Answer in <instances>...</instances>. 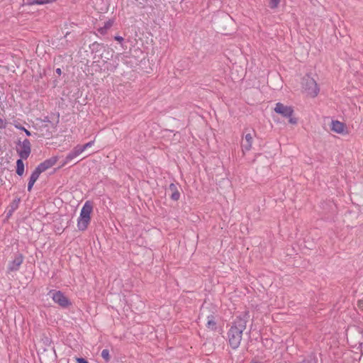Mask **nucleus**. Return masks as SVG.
<instances>
[{
    "label": "nucleus",
    "instance_id": "f257e3e1",
    "mask_svg": "<svg viewBox=\"0 0 363 363\" xmlns=\"http://www.w3.org/2000/svg\"><path fill=\"white\" fill-rule=\"evenodd\" d=\"M246 326L247 321L240 317H238L230 328L228 336L229 344L233 349H237L240 346L242 333L246 329Z\"/></svg>",
    "mask_w": 363,
    "mask_h": 363
},
{
    "label": "nucleus",
    "instance_id": "f03ea898",
    "mask_svg": "<svg viewBox=\"0 0 363 363\" xmlns=\"http://www.w3.org/2000/svg\"><path fill=\"white\" fill-rule=\"evenodd\" d=\"M92 211V203L89 201H86L81 209L79 216L77 219V228L79 230L84 231L87 229L91 221V214Z\"/></svg>",
    "mask_w": 363,
    "mask_h": 363
},
{
    "label": "nucleus",
    "instance_id": "7ed1b4c3",
    "mask_svg": "<svg viewBox=\"0 0 363 363\" xmlns=\"http://www.w3.org/2000/svg\"><path fill=\"white\" fill-rule=\"evenodd\" d=\"M301 89L302 91L306 96L315 98L319 93V87L316 81L309 75L304 76L301 79Z\"/></svg>",
    "mask_w": 363,
    "mask_h": 363
},
{
    "label": "nucleus",
    "instance_id": "20e7f679",
    "mask_svg": "<svg viewBox=\"0 0 363 363\" xmlns=\"http://www.w3.org/2000/svg\"><path fill=\"white\" fill-rule=\"evenodd\" d=\"M274 111L282 117L288 118L289 123L296 125L298 123V118L294 116V110L292 106L278 102L275 104Z\"/></svg>",
    "mask_w": 363,
    "mask_h": 363
},
{
    "label": "nucleus",
    "instance_id": "39448f33",
    "mask_svg": "<svg viewBox=\"0 0 363 363\" xmlns=\"http://www.w3.org/2000/svg\"><path fill=\"white\" fill-rule=\"evenodd\" d=\"M94 144V140H91L83 145H77L75 146L73 150L67 155L65 157V162L62 164V166L68 164L69 162H71L73 159L79 156L80 154H82L85 150H86L88 147H91Z\"/></svg>",
    "mask_w": 363,
    "mask_h": 363
},
{
    "label": "nucleus",
    "instance_id": "423d86ee",
    "mask_svg": "<svg viewBox=\"0 0 363 363\" xmlns=\"http://www.w3.org/2000/svg\"><path fill=\"white\" fill-rule=\"evenodd\" d=\"M50 294H52L51 297L53 301L60 306L67 308L71 305L69 298L60 291H50Z\"/></svg>",
    "mask_w": 363,
    "mask_h": 363
},
{
    "label": "nucleus",
    "instance_id": "0eeeda50",
    "mask_svg": "<svg viewBox=\"0 0 363 363\" xmlns=\"http://www.w3.org/2000/svg\"><path fill=\"white\" fill-rule=\"evenodd\" d=\"M16 151L21 159H27L31 152L30 141L28 139H25L23 142L20 143L18 145Z\"/></svg>",
    "mask_w": 363,
    "mask_h": 363
},
{
    "label": "nucleus",
    "instance_id": "6e6552de",
    "mask_svg": "<svg viewBox=\"0 0 363 363\" xmlns=\"http://www.w3.org/2000/svg\"><path fill=\"white\" fill-rule=\"evenodd\" d=\"M330 130L337 134L346 135L350 133L347 125L340 121L333 120L330 124Z\"/></svg>",
    "mask_w": 363,
    "mask_h": 363
},
{
    "label": "nucleus",
    "instance_id": "1a4fd4ad",
    "mask_svg": "<svg viewBox=\"0 0 363 363\" xmlns=\"http://www.w3.org/2000/svg\"><path fill=\"white\" fill-rule=\"evenodd\" d=\"M253 143V137L251 133H247L244 135L241 141V148L243 154L252 149Z\"/></svg>",
    "mask_w": 363,
    "mask_h": 363
},
{
    "label": "nucleus",
    "instance_id": "9d476101",
    "mask_svg": "<svg viewBox=\"0 0 363 363\" xmlns=\"http://www.w3.org/2000/svg\"><path fill=\"white\" fill-rule=\"evenodd\" d=\"M23 262V257L21 255L16 256L13 260L8 264L9 272L17 271Z\"/></svg>",
    "mask_w": 363,
    "mask_h": 363
},
{
    "label": "nucleus",
    "instance_id": "9b49d317",
    "mask_svg": "<svg viewBox=\"0 0 363 363\" xmlns=\"http://www.w3.org/2000/svg\"><path fill=\"white\" fill-rule=\"evenodd\" d=\"M57 162V158L52 157L49 160H47L44 161L43 162L40 163L37 167L36 170L38 171L40 174L48 169L52 167L53 165L55 164Z\"/></svg>",
    "mask_w": 363,
    "mask_h": 363
},
{
    "label": "nucleus",
    "instance_id": "f8f14e48",
    "mask_svg": "<svg viewBox=\"0 0 363 363\" xmlns=\"http://www.w3.org/2000/svg\"><path fill=\"white\" fill-rule=\"evenodd\" d=\"M40 173L35 169V171L32 173L30 177V180L28 185V190L30 191H31L35 182L37 181L40 176Z\"/></svg>",
    "mask_w": 363,
    "mask_h": 363
},
{
    "label": "nucleus",
    "instance_id": "ddd939ff",
    "mask_svg": "<svg viewBox=\"0 0 363 363\" xmlns=\"http://www.w3.org/2000/svg\"><path fill=\"white\" fill-rule=\"evenodd\" d=\"M206 328L209 330L214 331L216 330V322L213 315L207 317Z\"/></svg>",
    "mask_w": 363,
    "mask_h": 363
},
{
    "label": "nucleus",
    "instance_id": "4468645a",
    "mask_svg": "<svg viewBox=\"0 0 363 363\" xmlns=\"http://www.w3.org/2000/svg\"><path fill=\"white\" fill-rule=\"evenodd\" d=\"M24 172V164L22 161V159H19L16 161V173L21 176Z\"/></svg>",
    "mask_w": 363,
    "mask_h": 363
},
{
    "label": "nucleus",
    "instance_id": "2eb2a0df",
    "mask_svg": "<svg viewBox=\"0 0 363 363\" xmlns=\"http://www.w3.org/2000/svg\"><path fill=\"white\" fill-rule=\"evenodd\" d=\"M280 1L281 0H269V6L272 9H277L279 5Z\"/></svg>",
    "mask_w": 363,
    "mask_h": 363
},
{
    "label": "nucleus",
    "instance_id": "dca6fc26",
    "mask_svg": "<svg viewBox=\"0 0 363 363\" xmlns=\"http://www.w3.org/2000/svg\"><path fill=\"white\" fill-rule=\"evenodd\" d=\"M101 357L106 362H108L111 359L109 351L106 349L103 350L101 352Z\"/></svg>",
    "mask_w": 363,
    "mask_h": 363
},
{
    "label": "nucleus",
    "instance_id": "f3484780",
    "mask_svg": "<svg viewBox=\"0 0 363 363\" xmlns=\"http://www.w3.org/2000/svg\"><path fill=\"white\" fill-rule=\"evenodd\" d=\"M179 197L180 194L177 189L171 195V199H173L174 201L179 200Z\"/></svg>",
    "mask_w": 363,
    "mask_h": 363
},
{
    "label": "nucleus",
    "instance_id": "a211bd4d",
    "mask_svg": "<svg viewBox=\"0 0 363 363\" xmlns=\"http://www.w3.org/2000/svg\"><path fill=\"white\" fill-rule=\"evenodd\" d=\"M76 361L77 363H89L88 361L84 358H76Z\"/></svg>",
    "mask_w": 363,
    "mask_h": 363
},
{
    "label": "nucleus",
    "instance_id": "6ab92c4d",
    "mask_svg": "<svg viewBox=\"0 0 363 363\" xmlns=\"http://www.w3.org/2000/svg\"><path fill=\"white\" fill-rule=\"evenodd\" d=\"M357 306L360 310L363 311V300L358 301Z\"/></svg>",
    "mask_w": 363,
    "mask_h": 363
},
{
    "label": "nucleus",
    "instance_id": "aec40b11",
    "mask_svg": "<svg viewBox=\"0 0 363 363\" xmlns=\"http://www.w3.org/2000/svg\"><path fill=\"white\" fill-rule=\"evenodd\" d=\"M112 25H113V22H112V21H108L107 23H106V24H105V28H106V29H108V28H111V27L112 26Z\"/></svg>",
    "mask_w": 363,
    "mask_h": 363
},
{
    "label": "nucleus",
    "instance_id": "412c9836",
    "mask_svg": "<svg viewBox=\"0 0 363 363\" xmlns=\"http://www.w3.org/2000/svg\"><path fill=\"white\" fill-rule=\"evenodd\" d=\"M115 40L121 43L123 40V38L121 36H115Z\"/></svg>",
    "mask_w": 363,
    "mask_h": 363
},
{
    "label": "nucleus",
    "instance_id": "4be33fe9",
    "mask_svg": "<svg viewBox=\"0 0 363 363\" xmlns=\"http://www.w3.org/2000/svg\"><path fill=\"white\" fill-rule=\"evenodd\" d=\"M23 131L26 133V134L28 135V136H30L31 134H30V132L29 130H28L27 129L24 128Z\"/></svg>",
    "mask_w": 363,
    "mask_h": 363
},
{
    "label": "nucleus",
    "instance_id": "5701e85b",
    "mask_svg": "<svg viewBox=\"0 0 363 363\" xmlns=\"http://www.w3.org/2000/svg\"><path fill=\"white\" fill-rule=\"evenodd\" d=\"M15 127L17 128L18 129H20V130H24V127H22L21 125H15Z\"/></svg>",
    "mask_w": 363,
    "mask_h": 363
},
{
    "label": "nucleus",
    "instance_id": "b1692460",
    "mask_svg": "<svg viewBox=\"0 0 363 363\" xmlns=\"http://www.w3.org/2000/svg\"><path fill=\"white\" fill-rule=\"evenodd\" d=\"M56 72H57V74H61V69H60V68L57 69H56Z\"/></svg>",
    "mask_w": 363,
    "mask_h": 363
}]
</instances>
